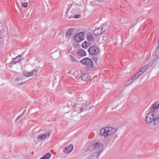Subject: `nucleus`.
<instances>
[{"mask_svg": "<svg viewBox=\"0 0 159 159\" xmlns=\"http://www.w3.org/2000/svg\"><path fill=\"white\" fill-rule=\"evenodd\" d=\"M84 39V35L82 33L77 34L74 37V40L76 42H80Z\"/></svg>", "mask_w": 159, "mask_h": 159, "instance_id": "0eeeda50", "label": "nucleus"}, {"mask_svg": "<svg viewBox=\"0 0 159 159\" xmlns=\"http://www.w3.org/2000/svg\"><path fill=\"white\" fill-rule=\"evenodd\" d=\"M32 75L35 76L37 74V71L33 70L31 72Z\"/></svg>", "mask_w": 159, "mask_h": 159, "instance_id": "bb28decb", "label": "nucleus"}, {"mask_svg": "<svg viewBox=\"0 0 159 159\" xmlns=\"http://www.w3.org/2000/svg\"><path fill=\"white\" fill-rule=\"evenodd\" d=\"M89 43L85 42H84L82 44V47L84 48H87L89 46Z\"/></svg>", "mask_w": 159, "mask_h": 159, "instance_id": "5701e85b", "label": "nucleus"}, {"mask_svg": "<svg viewBox=\"0 0 159 159\" xmlns=\"http://www.w3.org/2000/svg\"><path fill=\"white\" fill-rule=\"evenodd\" d=\"M20 55H19L17 57H16L13 61H12L11 62V63L12 64H15L18 61H19L20 60Z\"/></svg>", "mask_w": 159, "mask_h": 159, "instance_id": "412c9836", "label": "nucleus"}, {"mask_svg": "<svg viewBox=\"0 0 159 159\" xmlns=\"http://www.w3.org/2000/svg\"><path fill=\"white\" fill-rule=\"evenodd\" d=\"M24 75L25 77H29L32 75L31 72L25 73Z\"/></svg>", "mask_w": 159, "mask_h": 159, "instance_id": "c756f323", "label": "nucleus"}, {"mask_svg": "<svg viewBox=\"0 0 159 159\" xmlns=\"http://www.w3.org/2000/svg\"><path fill=\"white\" fill-rule=\"evenodd\" d=\"M74 29L71 28L67 31L66 33V37L68 38V39L72 38L74 35Z\"/></svg>", "mask_w": 159, "mask_h": 159, "instance_id": "6e6552de", "label": "nucleus"}, {"mask_svg": "<svg viewBox=\"0 0 159 159\" xmlns=\"http://www.w3.org/2000/svg\"><path fill=\"white\" fill-rule=\"evenodd\" d=\"M86 108L81 106H79L75 109V111H76L78 113H80L81 112L84 111Z\"/></svg>", "mask_w": 159, "mask_h": 159, "instance_id": "a211bd4d", "label": "nucleus"}, {"mask_svg": "<svg viewBox=\"0 0 159 159\" xmlns=\"http://www.w3.org/2000/svg\"><path fill=\"white\" fill-rule=\"evenodd\" d=\"M88 50L89 54L91 55L97 54L98 52V48L94 46L90 47Z\"/></svg>", "mask_w": 159, "mask_h": 159, "instance_id": "39448f33", "label": "nucleus"}, {"mask_svg": "<svg viewBox=\"0 0 159 159\" xmlns=\"http://www.w3.org/2000/svg\"><path fill=\"white\" fill-rule=\"evenodd\" d=\"M107 131L106 127L102 128L100 131V134L101 135L105 137L107 136Z\"/></svg>", "mask_w": 159, "mask_h": 159, "instance_id": "dca6fc26", "label": "nucleus"}, {"mask_svg": "<svg viewBox=\"0 0 159 159\" xmlns=\"http://www.w3.org/2000/svg\"><path fill=\"white\" fill-rule=\"evenodd\" d=\"M141 75V73L140 74L139 72H138L135 74L131 78L132 79H133V81H134L135 80L137 79H138L139 76Z\"/></svg>", "mask_w": 159, "mask_h": 159, "instance_id": "4be33fe9", "label": "nucleus"}, {"mask_svg": "<svg viewBox=\"0 0 159 159\" xmlns=\"http://www.w3.org/2000/svg\"><path fill=\"white\" fill-rule=\"evenodd\" d=\"M51 157V154L49 153H47L44 155L43 157L44 159H48Z\"/></svg>", "mask_w": 159, "mask_h": 159, "instance_id": "393cba45", "label": "nucleus"}, {"mask_svg": "<svg viewBox=\"0 0 159 159\" xmlns=\"http://www.w3.org/2000/svg\"><path fill=\"white\" fill-rule=\"evenodd\" d=\"M56 80V78H55L54 80V82L53 84V87H54L55 88H56L55 87H56L57 86H58V84Z\"/></svg>", "mask_w": 159, "mask_h": 159, "instance_id": "cd10ccee", "label": "nucleus"}, {"mask_svg": "<svg viewBox=\"0 0 159 159\" xmlns=\"http://www.w3.org/2000/svg\"><path fill=\"white\" fill-rule=\"evenodd\" d=\"M27 81H25L24 82H26Z\"/></svg>", "mask_w": 159, "mask_h": 159, "instance_id": "4c0bfd02", "label": "nucleus"}, {"mask_svg": "<svg viewBox=\"0 0 159 159\" xmlns=\"http://www.w3.org/2000/svg\"><path fill=\"white\" fill-rule=\"evenodd\" d=\"M89 80V75L88 74H84L82 75L81 78H80L77 80L79 82H81V81L85 82Z\"/></svg>", "mask_w": 159, "mask_h": 159, "instance_id": "9d476101", "label": "nucleus"}, {"mask_svg": "<svg viewBox=\"0 0 159 159\" xmlns=\"http://www.w3.org/2000/svg\"><path fill=\"white\" fill-rule=\"evenodd\" d=\"M60 52L58 51L52 52L51 54V56L54 59H57L60 56Z\"/></svg>", "mask_w": 159, "mask_h": 159, "instance_id": "ddd939ff", "label": "nucleus"}, {"mask_svg": "<svg viewBox=\"0 0 159 159\" xmlns=\"http://www.w3.org/2000/svg\"><path fill=\"white\" fill-rule=\"evenodd\" d=\"M27 2H25L23 4H21V5L23 7H27Z\"/></svg>", "mask_w": 159, "mask_h": 159, "instance_id": "2f4dec72", "label": "nucleus"}, {"mask_svg": "<svg viewBox=\"0 0 159 159\" xmlns=\"http://www.w3.org/2000/svg\"><path fill=\"white\" fill-rule=\"evenodd\" d=\"M84 100L82 99V98H79L78 100H77V103H78L79 102H80Z\"/></svg>", "mask_w": 159, "mask_h": 159, "instance_id": "473e14b6", "label": "nucleus"}, {"mask_svg": "<svg viewBox=\"0 0 159 159\" xmlns=\"http://www.w3.org/2000/svg\"><path fill=\"white\" fill-rule=\"evenodd\" d=\"M20 1V2H25L26 1V0H19Z\"/></svg>", "mask_w": 159, "mask_h": 159, "instance_id": "c9c22d12", "label": "nucleus"}, {"mask_svg": "<svg viewBox=\"0 0 159 159\" xmlns=\"http://www.w3.org/2000/svg\"><path fill=\"white\" fill-rule=\"evenodd\" d=\"M77 103L79 106H81L83 107H84V108L86 109V108L87 106V103L86 101L84 100Z\"/></svg>", "mask_w": 159, "mask_h": 159, "instance_id": "4468645a", "label": "nucleus"}, {"mask_svg": "<svg viewBox=\"0 0 159 159\" xmlns=\"http://www.w3.org/2000/svg\"><path fill=\"white\" fill-rule=\"evenodd\" d=\"M102 30V29L101 28H98L94 30V34L95 35H98L101 33Z\"/></svg>", "mask_w": 159, "mask_h": 159, "instance_id": "2eb2a0df", "label": "nucleus"}, {"mask_svg": "<svg viewBox=\"0 0 159 159\" xmlns=\"http://www.w3.org/2000/svg\"><path fill=\"white\" fill-rule=\"evenodd\" d=\"M73 74L75 76H77L78 75V72L76 71H74L73 72Z\"/></svg>", "mask_w": 159, "mask_h": 159, "instance_id": "72a5a7b5", "label": "nucleus"}, {"mask_svg": "<svg viewBox=\"0 0 159 159\" xmlns=\"http://www.w3.org/2000/svg\"><path fill=\"white\" fill-rule=\"evenodd\" d=\"M159 53L155 52L153 53L152 61L154 64H157L159 63Z\"/></svg>", "mask_w": 159, "mask_h": 159, "instance_id": "423d86ee", "label": "nucleus"}, {"mask_svg": "<svg viewBox=\"0 0 159 159\" xmlns=\"http://www.w3.org/2000/svg\"><path fill=\"white\" fill-rule=\"evenodd\" d=\"M92 148L96 152H102L103 148V145L99 141L94 142L91 145Z\"/></svg>", "mask_w": 159, "mask_h": 159, "instance_id": "f03ea898", "label": "nucleus"}, {"mask_svg": "<svg viewBox=\"0 0 159 159\" xmlns=\"http://www.w3.org/2000/svg\"><path fill=\"white\" fill-rule=\"evenodd\" d=\"M87 38L88 40L89 41H93V38L92 34L90 33H88L87 34Z\"/></svg>", "mask_w": 159, "mask_h": 159, "instance_id": "aec40b11", "label": "nucleus"}, {"mask_svg": "<svg viewBox=\"0 0 159 159\" xmlns=\"http://www.w3.org/2000/svg\"><path fill=\"white\" fill-rule=\"evenodd\" d=\"M26 111V110H25L23 111L22 112V113H21V114L19 115L16 118V119L15 120L17 121V120L20 117L22 116L23 115H24Z\"/></svg>", "mask_w": 159, "mask_h": 159, "instance_id": "a878e982", "label": "nucleus"}, {"mask_svg": "<svg viewBox=\"0 0 159 159\" xmlns=\"http://www.w3.org/2000/svg\"><path fill=\"white\" fill-rule=\"evenodd\" d=\"M73 146L72 145H70L68 147L65 148L63 149V151L66 153H69L70 152L73 150Z\"/></svg>", "mask_w": 159, "mask_h": 159, "instance_id": "f8f14e48", "label": "nucleus"}, {"mask_svg": "<svg viewBox=\"0 0 159 159\" xmlns=\"http://www.w3.org/2000/svg\"><path fill=\"white\" fill-rule=\"evenodd\" d=\"M108 84H109V83H107V85H108Z\"/></svg>", "mask_w": 159, "mask_h": 159, "instance_id": "e433bc0d", "label": "nucleus"}, {"mask_svg": "<svg viewBox=\"0 0 159 159\" xmlns=\"http://www.w3.org/2000/svg\"><path fill=\"white\" fill-rule=\"evenodd\" d=\"M80 62L84 65L89 67H92L93 66V61L88 58H86L82 60Z\"/></svg>", "mask_w": 159, "mask_h": 159, "instance_id": "7ed1b4c3", "label": "nucleus"}, {"mask_svg": "<svg viewBox=\"0 0 159 159\" xmlns=\"http://www.w3.org/2000/svg\"><path fill=\"white\" fill-rule=\"evenodd\" d=\"M81 17L80 15H76L74 16V17L75 18H80Z\"/></svg>", "mask_w": 159, "mask_h": 159, "instance_id": "f704fd0d", "label": "nucleus"}, {"mask_svg": "<svg viewBox=\"0 0 159 159\" xmlns=\"http://www.w3.org/2000/svg\"><path fill=\"white\" fill-rule=\"evenodd\" d=\"M148 68V66L146 65L144 66L141 69L138 71L141 75Z\"/></svg>", "mask_w": 159, "mask_h": 159, "instance_id": "6ab92c4d", "label": "nucleus"}, {"mask_svg": "<svg viewBox=\"0 0 159 159\" xmlns=\"http://www.w3.org/2000/svg\"><path fill=\"white\" fill-rule=\"evenodd\" d=\"M134 82V81H133V79H132V78H131L126 82L125 83L126 85V86H128L130 84Z\"/></svg>", "mask_w": 159, "mask_h": 159, "instance_id": "b1692460", "label": "nucleus"}, {"mask_svg": "<svg viewBox=\"0 0 159 159\" xmlns=\"http://www.w3.org/2000/svg\"><path fill=\"white\" fill-rule=\"evenodd\" d=\"M107 136H110L115 133L117 130L115 128H113L111 127H106Z\"/></svg>", "mask_w": 159, "mask_h": 159, "instance_id": "1a4fd4ad", "label": "nucleus"}, {"mask_svg": "<svg viewBox=\"0 0 159 159\" xmlns=\"http://www.w3.org/2000/svg\"><path fill=\"white\" fill-rule=\"evenodd\" d=\"M159 107V101H157L154 103L148 109L149 112L146 117V122L149 124L153 120L155 116L156 115V111Z\"/></svg>", "mask_w": 159, "mask_h": 159, "instance_id": "f257e3e1", "label": "nucleus"}, {"mask_svg": "<svg viewBox=\"0 0 159 159\" xmlns=\"http://www.w3.org/2000/svg\"><path fill=\"white\" fill-rule=\"evenodd\" d=\"M92 59L95 62H97L98 61V57H93Z\"/></svg>", "mask_w": 159, "mask_h": 159, "instance_id": "c85d7f7f", "label": "nucleus"}, {"mask_svg": "<svg viewBox=\"0 0 159 159\" xmlns=\"http://www.w3.org/2000/svg\"><path fill=\"white\" fill-rule=\"evenodd\" d=\"M101 152H95L93 153L89 157V159H98L99 155Z\"/></svg>", "mask_w": 159, "mask_h": 159, "instance_id": "9b49d317", "label": "nucleus"}, {"mask_svg": "<svg viewBox=\"0 0 159 159\" xmlns=\"http://www.w3.org/2000/svg\"><path fill=\"white\" fill-rule=\"evenodd\" d=\"M50 135V131H47L45 133L40 134L37 137L39 141H42L45 140L46 138H48Z\"/></svg>", "mask_w": 159, "mask_h": 159, "instance_id": "20e7f679", "label": "nucleus"}, {"mask_svg": "<svg viewBox=\"0 0 159 159\" xmlns=\"http://www.w3.org/2000/svg\"><path fill=\"white\" fill-rule=\"evenodd\" d=\"M71 58L70 61L71 63L75 62H78V61L74 59L71 56Z\"/></svg>", "mask_w": 159, "mask_h": 159, "instance_id": "7c9ffc66", "label": "nucleus"}, {"mask_svg": "<svg viewBox=\"0 0 159 159\" xmlns=\"http://www.w3.org/2000/svg\"><path fill=\"white\" fill-rule=\"evenodd\" d=\"M78 53L79 55L82 57H84L86 55L85 51L82 49H80L78 50Z\"/></svg>", "mask_w": 159, "mask_h": 159, "instance_id": "f3484780", "label": "nucleus"}]
</instances>
